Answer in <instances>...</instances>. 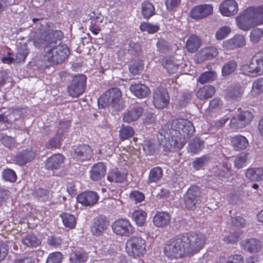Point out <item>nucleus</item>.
Wrapping results in <instances>:
<instances>
[{
    "label": "nucleus",
    "mask_w": 263,
    "mask_h": 263,
    "mask_svg": "<svg viewBox=\"0 0 263 263\" xmlns=\"http://www.w3.org/2000/svg\"><path fill=\"white\" fill-rule=\"evenodd\" d=\"M194 132L195 128L191 121L184 119H176L161 127L158 140L164 151H176L183 147Z\"/></svg>",
    "instance_id": "1"
},
{
    "label": "nucleus",
    "mask_w": 263,
    "mask_h": 263,
    "mask_svg": "<svg viewBox=\"0 0 263 263\" xmlns=\"http://www.w3.org/2000/svg\"><path fill=\"white\" fill-rule=\"evenodd\" d=\"M63 36L61 31L51 30L34 37V45L37 48H43L44 60L50 65L62 63L69 54L68 47L61 42Z\"/></svg>",
    "instance_id": "2"
},
{
    "label": "nucleus",
    "mask_w": 263,
    "mask_h": 263,
    "mask_svg": "<svg viewBox=\"0 0 263 263\" xmlns=\"http://www.w3.org/2000/svg\"><path fill=\"white\" fill-rule=\"evenodd\" d=\"M237 25L243 31L249 30L252 26L263 24V5L250 7L236 18Z\"/></svg>",
    "instance_id": "3"
},
{
    "label": "nucleus",
    "mask_w": 263,
    "mask_h": 263,
    "mask_svg": "<svg viewBox=\"0 0 263 263\" xmlns=\"http://www.w3.org/2000/svg\"><path fill=\"white\" fill-rule=\"evenodd\" d=\"M98 104L102 108L111 106L116 110L122 109L123 101L120 90L118 88H112L107 90L98 99Z\"/></svg>",
    "instance_id": "4"
},
{
    "label": "nucleus",
    "mask_w": 263,
    "mask_h": 263,
    "mask_svg": "<svg viewBox=\"0 0 263 263\" xmlns=\"http://www.w3.org/2000/svg\"><path fill=\"white\" fill-rule=\"evenodd\" d=\"M186 254L192 255L198 252L205 243V237L201 234L187 233L182 235Z\"/></svg>",
    "instance_id": "5"
},
{
    "label": "nucleus",
    "mask_w": 263,
    "mask_h": 263,
    "mask_svg": "<svg viewBox=\"0 0 263 263\" xmlns=\"http://www.w3.org/2000/svg\"><path fill=\"white\" fill-rule=\"evenodd\" d=\"M163 251L166 256L171 258H181L186 254L182 235H179L168 240L164 246Z\"/></svg>",
    "instance_id": "6"
},
{
    "label": "nucleus",
    "mask_w": 263,
    "mask_h": 263,
    "mask_svg": "<svg viewBox=\"0 0 263 263\" xmlns=\"http://www.w3.org/2000/svg\"><path fill=\"white\" fill-rule=\"evenodd\" d=\"M86 77L84 74L76 75L72 79L67 87L68 95L77 98L82 95L86 88Z\"/></svg>",
    "instance_id": "7"
},
{
    "label": "nucleus",
    "mask_w": 263,
    "mask_h": 263,
    "mask_svg": "<svg viewBox=\"0 0 263 263\" xmlns=\"http://www.w3.org/2000/svg\"><path fill=\"white\" fill-rule=\"evenodd\" d=\"M126 250L130 256H142L146 252L145 240L141 237H132L127 241Z\"/></svg>",
    "instance_id": "8"
},
{
    "label": "nucleus",
    "mask_w": 263,
    "mask_h": 263,
    "mask_svg": "<svg viewBox=\"0 0 263 263\" xmlns=\"http://www.w3.org/2000/svg\"><path fill=\"white\" fill-rule=\"evenodd\" d=\"M201 192L197 186H191L187 190L184 196V204L185 207L192 210L201 202Z\"/></svg>",
    "instance_id": "9"
},
{
    "label": "nucleus",
    "mask_w": 263,
    "mask_h": 263,
    "mask_svg": "<svg viewBox=\"0 0 263 263\" xmlns=\"http://www.w3.org/2000/svg\"><path fill=\"white\" fill-rule=\"evenodd\" d=\"M253 118L251 112L243 111L233 117L230 120V125L234 129L244 128L251 123Z\"/></svg>",
    "instance_id": "10"
},
{
    "label": "nucleus",
    "mask_w": 263,
    "mask_h": 263,
    "mask_svg": "<svg viewBox=\"0 0 263 263\" xmlns=\"http://www.w3.org/2000/svg\"><path fill=\"white\" fill-rule=\"evenodd\" d=\"M112 229L115 233L124 236H128L134 232V228L126 219L116 220L112 224Z\"/></svg>",
    "instance_id": "11"
},
{
    "label": "nucleus",
    "mask_w": 263,
    "mask_h": 263,
    "mask_svg": "<svg viewBox=\"0 0 263 263\" xmlns=\"http://www.w3.org/2000/svg\"><path fill=\"white\" fill-rule=\"evenodd\" d=\"M170 97L166 90L162 88L154 90L153 96V103L158 109H163L168 104Z\"/></svg>",
    "instance_id": "12"
},
{
    "label": "nucleus",
    "mask_w": 263,
    "mask_h": 263,
    "mask_svg": "<svg viewBox=\"0 0 263 263\" xmlns=\"http://www.w3.org/2000/svg\"><path fill=\"white\" fill-rule=\"evenodd\" d=\"M73 158L77 161L83 162L89 160L93 156L92 148L88 145H80L73 148Z\"/></svg>",
    "instance_id": "13"
},
{
    "label": "nucleus",
    "mask_w": 263,
    "mask_h": 263,
    "mask_svg": "<svg viewBox=\"0 0 263 263\" xmlns=\"http://www.w3.org/2000/svg\"><path fill=\"white\" fill-rule=\"evenodd\" d=\"M213 6L204 4L195 7L191 12V16L194 19L199 20L207 17L213 12Z\"/></svg>",
    "instance_id": "14"
},
{
    "label": "nucleus",
    "mask_w": 263,
    "mask_h": 263,
    "mask_svg": "<svg viewBox=\"0 0 263 263\" xmlns=\"http://www.w3.org/2000/svg\"><path fill=\"white\" fill-rule=\"evenodd\" d=\"M219 10L224 16H233L238 11V4L235 0H225L220 5Z\"/></svg>",
    "instance_id": "15"
},
{
    "label": "nucleus",
    "mask_w": 263,
    "mask_h": 263,
    "mask_svg": "<svg viewBox=\"0 0 263 263\" xmlns=\"http://www.w3.org/2000/svg\"><path fill=\"white\" fill-rule=\"evenodd\" d=\"M108 222L105 216H99L96 217L90 227L91 232L93 235L100 236L107 229Z\"/></svg>",
    "instance_id": "16"
},
{
    "label": "nucleus",
    "mask_w": 263,
    "mask_h": 263,
    "mask_svg": "<svg viewBox=\"0 0 263 263\" xmlns=\"http://www.w3.org/2000/svg\"><path fill=\"white\" fill-rule=\"evenodd\" d=\"M99 198L97 193L93 191H88L79 195L77 197V201L84 206H91L97 202Z\"/></svg>",
    "instance_id": "17"
},
{
    "label": "nucleus",
    "mask_w": 263,
    "mask_h": 263,
    "mask_svg": "<svg viewBox=\"0 0 263 263\" xmlns=\"http://www.w3.org/2000/svg\"><path fill=\"white\" fill-rule=\"evenodd\" d=\"M246 45L245 36L242 34L235 35L232 38L226 40L223 42V47L227 50H233L241 48Z\"/></svg>",
    "instance_id": "18"
},
{
    "label": "nucleus",
    "mask_w": 263,
    "mask_h": 263,
    "mask_svg": "<svg viewBox=\"0 0 263 263\" xmlns=\"http://www.w3.org/2000/svg\"><path fill=\"white\" fill-rule=\"evenodd\" d=\"M243 92L244 89L240 85L231 86L224 91L225 98L228 101H237L241 99Z\"/></svg>",
    "instance_id": "19"
},
{
    "label": "nucleus",
    "mask_w": 263,
    "mask_h": 263,
    "mask_svg": "<svg viewBox=\"0 0 263 263\" xmlns=\"http://www.w3.org/2000/svg\"><path fill=\"white\" fill-rule=\"evenodd\" d=\"M89 173L90 178L92 180H100L106 175V166L103 162H98L91 167Z\"/></svg>",
    "instance_id": "20"
},
{
    "label": "nucleus",
    "mask_w": 263,
    "mask_h": 263,
    "mask_svg": "<svg viewBox=\"0 0 263 263\" xmlns=\"http://www.w3.org/2000/svg\"><path fill=\"white\" fill-rule=\"evenodd\" d=\"M243 250L251 253L258 252L261 248V242L256 238H250L243 240L240 243Z\"/></svg>",
    "instance_id": "21"
},
{
    "label": "nucleus",
    "mask_w": 263,
    "mask_h": 263,
    "mask_svg": "<svg viewBox=\"0 0 263 263\" xmlns=\"http://www.w3.org/2000/svg\"><path fill=\"white\" fill-rule=\"evenodd\" d=\"M64 157L62 154H54L48 158L45 163L47 170L52 171L60 169L64 162Z\"/></svg>",
    "instance_id": "22"
},
{
    "label": "nucleus",
    "mask_w": 263,
    "mask_h": 263,
    "mask_svg": "<svg viewBox=\"0 0 263 263\" xmlns=\"http://www.w3.org/2000/svg\"><path fill=\"white\" fill-rule=\"evenodd\" d=\"M143 111V109L141 107H134L124 112L123 120L127 123L135 121L141 116Z\"/></svg>",
    "instance_id": "23"
},
{
    "label": "nucleus",
    "mask_w": 263,
    "mask_h": 263,
    "mask_svg": "<svg viewBox=\"0 0 263 263\" xmlns=\"http://www.w3.org/2000/svg\"><path fill=\"white\" fill-rule=\"evenodd\" d=\"M218 54L217 49L215 47H209L201 50L197 54V59L199 62L212 59Z\"/></svg>",
    "instance_id": "24"
},
{
    "label": "nucleus",
    "mask_w": 263,
    "mask_h": 263,
    "mask_svg": "<svg viewBox=\"0 0 263 263\" xmlns=\"http://www.w3.org/2000/svg\"><path fill=\"white\" fill-rule=\"evenodd\" d=\"M129 89L132 93L138 98H145L150 92L149 88L141 83L132 84Z\"/></svg>",
    "instance_id": "25"
},
{
    "label": "nucleus",
    "mask_w": 263,
    "mask_h": 263,
    "mask_svg": "<svg viewBox=\"0 0 263 263\" xmlns=\"http://www.w3.org/2000/svg\"><path fill=\"white\" fill-rule=\"evenodd\" d=\"M171 217L167 212H158L154 216L153 223L157 227H163L169 224Z\"/></svg>",
    "instance_id": "26"
},
{
    "label": "nucleus",
    "mask_w": 263,
    "mask_h": 263,
    "mask_svg": "<svg viewBox=\"0 0 263 263\" xmlns=\"http://www.w3.org/2000/svg\"><path fill=\"white\" fill-rule=\"evenodd\" d=\"M215 93V87L211 85H206L200 87L197 90L196 96L197 98L203 100L212 98Z\"/></svg>",
    "instance_id": "27"
},
{
    "label": "nucleus",
    "mask_w": 263,
    "mask_h": 263,
    "mask_svg": "<svg viewBox=\"0 0 263 263\" xmlns=\"http://www.w3.org/2000/svg\"><path fill=\"white\" fill-rule=\"evenodd\" d=\"M35 157V152L32 150L23 151L21 153L15 157L14 160L19 165H24L30 162Z\"/></svg>",
    "instance_id": "28"
},
{
    "label": "nucleus",
    "mask_w": 263,
    "mask_h": 263,
    "mask_svg": "<svg viewBox=\"0 0 263 263\" xmlns=\"http://www.w3.org/2000/svg\"><path fill=\"white\" fill-rule=\"evenodd\" d=\"M231 142L234 149L241 151L246 149L249 145L248 140L241 135H236L231 138Z\"/></svg>",
    "instance_id": "29"
},
{
    "label": "nucleus",
    "mask_w": 263,
    "mask_h": 263,
    "mask_svg": "<svg viewBox=\"0 0 263 263\" xmlns=\"http://www.w3.org/2000/svg\"><path fill=\"white\" fill-rule=\"evenodd\" d=\"M214 173L220 180L228 179L233 174V171L227 164H222L217 167Z\"/></svg>",
    "instance_id": "30"
},
{
    "label": "nucleus",
    "mask_w": 263,
    "mask_h": 263,
    "mask_svg": "<svg viewBox=\"0 0 263 263\" xmlns=\"http://www.w3.org/2000/svg\"><path fill=\"white\" fill-rule=\"evenodd\" d=\"M201 40L200 38L194 34L189 36L186 42V47L187 51L191 53L196 52L200 47Z\"/></svg>",
    "instance_id": "31"
},
{
    "label": "nucleus",
    "mask_w": 263,
    "mask_h": 263,
    "mask_svg": "<svg viewBox=\"0 0 263 263\" xmlns=\"http://www.w3.org/2000/svg\"><path fill=\"white\" fill-rule=\"evenodd\" d=\"M246 177L254 181L263 180V167L248 169L246 173Z\"/></svg>",
    "instance_id": "32"
},
{
    "label": "nucleus",
    "mask_w": 263,
    "mask_h": 263,
    "mask_svg": "<svg viewBox=\"0 0 263 263\" xmlns=\"http://www.w3.org/2000/svg\"><path fill=\"white\" fill-rule=\"evenodd\" d=\"M22 243L29 248H35L41 243V241L36 235L33 234H29L22 238Z\"/></svg>",
    "instance_id": "33"
},
{
    "label": "nucleus",
    "mask_w": 263,
    "mask_h": 263,
    "mask_svg": "<svg viewBox=\"0 0 263 263\" xmlns=\"http://www.w3.org/2000/svg\"><path fill=\"white\" fill-rule=\"evenodd\" d=\"M127 174L114 169L108 172L107 179L110 182H123L126 179Z\"/></svg>",
    "instance_id": "34"
},
{
    "label": "nucleus",
    "mask_w": 263,
    "mask_h": 263,
    "mask_svg": "<svg viewBox=\"0 0 263 263\" xmlns=\"http://www.w3.org/2000/svg\"><path fill=\"white\" fill-rule=\"evenodd\" d=\"M162 176V168L158 166L155 167L150 170L147 182L148 183H156L161 179Z\"/></svg>",
    "instance_id": "35"
},
{
    "label": "nucleus",
    "mask_w": 263,
    "mask_h": 263,
    "mask_svg": "<svg viewBox=\"0 0 263 263\" xmlns=\"http://www.w3.org/2000/svg\"><path fill=\"white\" fill-rule=\"evenodd\" d=\"M155 7L149 2L144 1L142 4L141 12L144 18H149L155 14Z\"/></svg>",
    "instance_id": "36"
},
{
    "label": "nucleus",
    "mask_w": 263,
    "mask_h": 263,
    "mask_svg": "<svg viewBox=\"0 0 263 263\" xmlns=\"http://www.w3.org/2000/svg\"><path fill=\"white\" fill-rule=\"evenodd\" d=\"M217 78V73L214 70H210L203 72L198 79V82L201 84L211 82Z\"/></svg>",
    "instance_id": "37"
},
{
    "label": "nucleus",
    "mask_w": 263,
    "mask_h": 263,
    "mask_svg": "<svg viewBox=\"0 0 263 263\" xmlns=\"http://www.w3.org/2000/svg\"><path fill=\"white\" fill-rule=\"evenodd\" d=\"M146 213L141 210L135 211L132 214V219L139 226H143L146 221Z\"/></svg>",
    "instance_id": "38"
},
{
    "label": "nucleus",
    "mask_w": 263,
    "mask_h": 263,
    "mask_svg": "<svg viewBox=\"0 0 263 263\" xmlns=\"http://www.w3.org/2000/svg\"><path fill=\"white\" fill-rule=\"evenodd\" d=\"M88 258L86 253L80 252H74L70 255V263H85Z\"/></svg>",
    "instance_id": "39"
},
{
    "label": "nucleus",
    "mask_w": 263,
    "mask_h": 263,
    "mask_svg": "<svg viewBox=\"0 0 263 263\" xmlns=\"http://www.w3.org/2000/svg\"><path fill=\"white\" fill-rule=\"evenodd\" d=\"M262 93H263V78H260L253 83L251 94L253 97H256Z\"/></svg>",
    "instance_id": "40"
},
{
    "label": "nucleus",
    "mask_w": 263,
    "mask_h": 263,
    "mask_svg": "<svg viewBox=\"0 0 263 263\" xmlns=\"http://www.w3.org/2000/svg\"><path fill=\"white\" fill-rule=\"evenodd\" d=\"M203 141L198 138H194L189 143L188 151L191 153L196 154L202 149Z\"/></svg>",
    "instance_id": "41"
},
{
    "label": "nucleus",
    "mask_w": 263,
    "mask_h": 263,
    "mask_svg": "<svg viewBox=\"0 0 263 263\" xmlns=\"http://www.w3.org/2000/svg\"><path fill=\"white\" fill-rule=\"evenodd\" d=\"M237 68V63L234 60L225 63L222 68V75L226 77L233 73Z\"/></svg>",
    "instance_id": "42"
},
{
    "label": "nucleus",
    "mask_w": 263,
    "mask_h": 263,
    "mask_svg": "<svg viewBox=\"0 0 263 263\" xmlns=\"http://www.w3.org/2000/svg\"><path fill=\"white\" fill-rule=\"evenodd\" d=\"M126 48L130 54L136 57H139L142 53V47L138 43L130 41Z\"/></svg>",
    "instance_id": "43"
},
{
    "label": "nucleus",
    "mask_w": 263,
    "mask_h": 263,
    "mask_svg": "<svg viewBox=\"0 0 263 263\" xmlns=\"http://www.w3.org/2000/svg\"><path fill=\"white\" fill-rule=\"evenodd\" d=\"M61 217L64 225L69 228H73L76 223L75 217L70 214L63 213L61 214Z\"/></svg>",
    "instance_id": "44"
},
{
    "label": "nucleus",
    "mask_w": 263,
    "mask_h": 263,
    "mask_svg": "<svg viewBox=\"0 0 263 263\" xmlns=\"http://www.w3.org/2000/svg\"><path fill=\"white\" fill-rule=\"evenodd\" d=\"M241 235L240 232L231 233L223 237V241L228 244H235L240 239Z\"/></svg>",
    "instance_id": "45"
},
{
    "label": "nucleus",
    "mask_w": 263,
    "mask_h": 263,
    "mask_svg": "<svg viewBox=\"0 0 263 263\" xmlns=\"http://www.w3.org/2000/svg\"><path fill=\"white\" fill-rule=\"evenodd\" d=\"M0 141L6 147L10 148L15 147V141L13 138L0 133Z\"/></svg>",
    "instance_id": "46"
},
{
    "label": "nucleus",
    "mask_w": 263,
    "mask_h": 263,
    "mask_svg": "<svg viewBox=\"0 0 263 263\" xmlns=\"http://www.w3.org/2000/svg\"><path fill=\"white\" fill-rule=\"evenodd\" d=\"M223 105V101L220 98L215 97L210 101L208 109L210 111H216L220 109Z\"/></svg>",
    "instance_id": "47"
},
{
    "label": "nucleus",
    "mask_w": 263,
    "mask_h": 263,
    "mask_svg": "<svg viewBox=\"0 0 263 263\" xmlns=\"http://www.w3.org/2000/svg\"><path fill=\"white\" fill-rule=\"evenodd\" d=\"M61 133L58 132L54 138L50 139L47 143L46 146L47 148H57L61 146Z\"/></svg>",
    "instance_id": "48"
},
{
    "label": "nucleus",
    "mask_w": 263,
    "mask_h": 263,
    "mask_svg": "<svg viewBox=\"0 0 263 263\" xmlns=\"http://www.w3.org/2000/svg\"><path fill=\"white\" fill-rule=\"evenodd\" d=\"M134 134V130L130 126H123L119 131L120 138L122 140L132 137Z\"/></svg>",
    "instance_id": "49"
},
{
    "label": "nucleus",
    "mask_w": 263,
    "mask_h": 263,
    "mask_svg": "<svg viewBox=\"0 0 263 263\" xmlns=\"http://www.w3.org/2000/svg\"><path fill=\"white\" fill-rule=\"evenodd\" d=\"M263 36V30L260 28L253 29L250 33V41L254 44L258 43Z\"/></svg>",
    "instance_id": "50"
},
{
    "label": "nucleus",
    "mask_w": 263,
    "mask_h": 263,
    "mask_svg": "<svg viewBox=\"0 0 263 263\" xmlns=\"http://www.w3.org/2000/svg\"><path fill=\"white\" fill-rule=\"evenodd\" d=\"M28 53L27 49L25 46H22L18 49L17 52L15 54V62L20 63L25 61Z\"/></svg>",
    "instance_id": "51"
},
{
    "label": "nucleus",
    "mask_w": 263,
    "mask_h": 263,
    "mask_svg": "<svg viewBox=\"0 0 263 263\" xmlns=\"http://www.w3.org/2000/svg\"><path fill=\"white\" fill-rule=\"evenodd\" d=\"M157 51L160 53H165L171 50V46L164 39L158 40L157 44Z\"/></svg>",
    "instance_id": "52"
},
{
    "label": "nucleus",
    "mask_w": 263,
    "mask_h": 263,
    "mask_svg": "<svg viewBox=\"0 0 263 263\" xmlns=\"http://www.w3.org/2000/svg\"><path fill=\"white\" fill-rule=\"evenodd\" d=\"M231 32V29L228 26L221 27L216 31L215 37L217 40H221L226 37Z\"/></svg>",
    "instance_id": "53"
},
{
    "label": "nucleus",
    "mask_w": 263,
    "mask_h": 263,
    "mask_svg": "<svg viewBox=\"0 0 263 263\" xmlns=\"http://www.w3.org/2000/svg\"><path fill=\"white\" fill-rule=\"evenodd\" d=\"M163 65L169 73H174L178 69V65L170 59H165Z\"/></svg>",
    "instance_id": "54"
},
{
    "label": "nucleus",
    "mask_w": 263,
    "mask_h": 263,
    "mask_svg": "<svg viewBox=\"0 0 263 263\" xmlns=\"http://www.w3.org/2000/svg\"><path fill=\"white\" fill-rule=\"evenodd\" d=\"M250 65L253 70V73L255 76L262 74L263 73V68L260 66L259 62L254 56L250 61Z\"/></svg>",
    "instance_id": "55"
},
{
    "label": "nucleus",
    "mask_w": 263,
    "mask_h": 263,
    "mask_svg": "<svg viewBox=\"0 0 263 263\" xmlns=\"http://www.w3.org/2000/svg\"><path fill=\"white\" fill-rule=\"evenodd\" d=\"M159 28L158 25H152L148 23H142L140 26V29L142 31H147L149 33L156 32Z\"/></svg>",
    "instance_id": "56"
},
{
    "label": "nucleus",
    "mask_w": 263,
    "mask_h": 263,
    "mask_svg": "<svg viewBox=\"0 0 263 263\" xmlns=\"http://www.w3.org/2000/svg\"><path fill=\"white\" fill-rule=\"evenodd\" d=\"M3 178L6 181L13 182L16 181L17 176L13 170L7 168L3 171Z\"/></svg>",
    "instance_id": "57"
},
{
    "label": "nucleus",
    "mask_w": 263,
    "mask_h": 263,
    "mask_svg": "<svg viewBox=\"0 0 263 263\" xmlns=\"http://www.w3.org/2000/svg\"><path fill=\"white\" fill-rule=\"evenodd\" d=\"M210 160V158L207 156H202L197 158L193 162V166L196 170H199L205 165Z\"/></svg>",
    "instance_id": "58"
},
{
    "label": "nucleus",
    "mask_w": 263,
    "mask_h": 263,
    "mask_svg": "<svg viewBox=\"0 0 263 263\" xmlns=\"http://www.w3.org/2000/svg\"><path fill=\"white\" fill-rule=\"evenodd\" d=\"M63 255L59 252L50 253L46 260V263H61Z\"/></svg>",
    "instance_id": "59"
},
{
    "label": "nucleus",
    "mask_w": 263,
    "mask_h": 263,
    "mask_svg": "<svg viewBox=\"0 0 263 263\" xmlns=\"http://www.w3.org/2000/svg\"><path fill=\"white\" fill-rule=\"evenodd\" d=\"M143 64L140 61L135 62L129 68L130 72L134 75L138 74L143 69Z\"/></svg>",
    "instance_id": "60"
},
{
    "label": "nucleus",
    "mask_w": 263,
    "mask_h": 263,
    "mask_svg": "<svg viewBox=\"0 0 263 263\" xmlns=\"http://www.w3.org/2000/svg\"><path fill=\"white\" fill-rule=\"evenodd\" d=\"M191 100V95L189 92H183L181 93L178 101V105L180 107L185 106Z\"/></svg>",
    "instance_id": "61"
},
{
    "label": "nucleus",
    "mask_w": 263,
    "mask_h": 263,
    "mask_svg": "<svg viewBox=\"0 0 263 263\" xmlns=\"http://www.w3.org/2000/svg\"><path fill=\"white\" fill-rule=\"evenodd\" d=\"M247 156L245 154H241L236 157L234 160V166L238 169L243 167L246 163Z\"/></svg>",
    "instance_id": "62"
},
{
    "label": "nucleus",
    "mask_w": 263,
    "mask_h": 263,
    "mask_svg": "<svg viewBox=\"0 0 263 263\" xmlns=\"http://www.w3.org/2000/svg\"><path fill=\"white\" fill-rule=\"evenodd\" d=\"M129 198L135 203H140L144 199V194L139 191H134L130 193Z\"/></svg>",
    "instance_id": "63"
},
{
    "label": "nucleus",
    "mask_w": 263,
    "mask_h": 263,
    "mask_svg": "<svg viewBox=\"0 0 263 263\" xmlns=\"http://www.w3.org/2000/svg\"><path fill=\"white\" fill-rule=\"evenodd\" d=\"M50 194L49 191L41 187L35 189L33 193L35 197L41 198H47Z\"/></svg>",
    "instance_id": "64"
}]
</instances>
